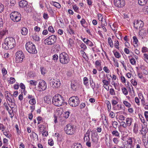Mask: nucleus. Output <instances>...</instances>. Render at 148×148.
I'll list each match as a JSON object with an SVG mask.
<instances>
[{
  "instance_id": "1",
  "label": "nucleus",
  "mask_w": 148,
  "mask_h": 148,
  "mask_svg": "<svg viewBox=\"0 0 148 148\" xmlns=\"http://www.w3.org/2000/svg\"><path fill=\"white\" fill-rule=\"evenodd\" d=\"M15 45V40L12 38H6L4 40V42L2 44V48L6 50L11 49L14 47Z\"/></svg>"
},
{
  "instance_id": "2",
  "label": "nucleus",
  "mask_w": 148,
  "mask_h": 148,
  "mask_svg": "<svg viewBox=\"0 0 148 148\" xmlns=\"http://www.w3.org/2000/svg\"><path fill=\"white\" fill-rule=\"evenodd\" d=\"M52 99L53 104L57 106H61L64 101L63 97L59 94L55 95Z\"/></svg>"
},
{
  "instance_id": "3",
  "label": "nucleus",
  "mask_w": 148,
  "mask_h": 148,
  "mask_svg": "<svg viewBox=\"0 0 148 148\" xmlns=\"http://www.w3.org/2000/svg\"><path fill=\"white\" fill-rule=\"evenodd\" d=\"M25 47L27 50L30 53L35 54L37 52L35 45L31 42H27L25 45Z\"/></svg>"
},
{
  "instance_id": "4",
  "label": "nucleus",
  "mask_w": 148,
  "mask_h": 148,
  "mask_svg": "<svg viewBox=\"0 0 148 148\" xmlns=\"http://www.w3.org/2000/svg\"><path fill=\"white\" fill-rule=\"evenodd\" d=\"M59 58L60 62L63 64H66L70 61L69 55L65 52H63L60 54Z\"/></svg>"
},
{
  "instance_id": "5",
  "label": "nucleus",
  "mask_w": 148,
  "mask_h": 148,
  "mask_svg": "<svg viewBox=\"0 0 148 148\" xmlns=\"http://www.w3.org/2000/svg\"><path fill=\"white\" fill-rule=\"evenodd\" d=\"M57 37L55 35H52L49 36L44 41L45 45H51L54 44L57 40Z\"/></svg>"
},
{
  "instance_id": "6",
  "label": "nucleus",
  "mask_w": 148,
  "mask_h": 148,
  "mask_svg": "<svg viewBox=\"0 0 148 148\" xmlns=\"http://www.w3.org/2000/svg\"><path fill=\"white\" fill-rule=\"evenodd\" d=\"M11 19L14 22L19 21L21 19V14L18 12L14 11L12 12L10 16Z\"/></svg>"
},
{
  "instance_id": "7",
  "label": "nucleus",
  "mask_w": 148,
  "mask_h": 148,
  "mask_svg": "<svg viewBox=\"0 0 148 148\" xmlns=\"http://www.w3.org/2000/svg\"><path fill=\"white\" fill-rule=\"evenodd\" d=\"M69 103L72 107L77 106L79 103V98L77 96H73L70 97L69 100Z\"/></svg>"
},
{
  "instance_id": "8",
  "label": "nucleus",
  "mask_w": 148,
  "mask_h": 148,
  "mask_svg": "<svg viewBox=\"0 0 148 148\" xmlns=\"http://www.w3.org/2000/svg\"><path fill=\"white\" fill-rule=\"evenodd\" d=\"M49 83L53 87L58 88L61 85V82L60 80L57 78H49Z\"/></svg>"
},
{
  "instance_id": "9",
  "label": "nucleus",
  "mask_w": 148,
  "mask_h": 148,
  "mask_svg": "<svg viewBox=\"0 0 148 148\" xmlns=\"http://www.w3.org/2000/svg\"><path fill=\"white\" fill-rule=\"evenodd\" d=\"M64 130L67 134L71 135L74 133L75 128L73 125L68 124L65 127Z\"/></svg>"
},
{
  "instance_id": "10",
  "label": "nucleus",
  "mask_w": 148,
  "mask_h": 148,
  "mask_svg": "<svg viewBox=\"0 0 148 148\" xmlns=\"http://www.w3.org/2000/svg\"><path fill=\"white\" fill-rule=\"evenodd\" d=\"M16 61L17 63L21 62L25 57L24 54L21 51L17 52L16 54Z\"/></svg>"
},
{
  "instance_id": "11",
  "label": "nucleus",
  "mask_w": 148,
  "mask_h": 148,
  "mask_svg": "<svg viewBox=\"0 0 148 148\" xmlns=\"http://www.w3.org/2000/svg\"><path fill=\"white\" fill-rule=\"evenodd\" d=\"M47 88V85L45 81L43 80H41L38 84V90L40 91H42L45 90Z\"/></svg>"
},
{
  "instance_id": "12",
  "label": "nucleus",
  "mask_w": 148,
  "mask_h": 148,
  "mask_svg": "<svg viewBox=\"0 0 148 148\" xmlns=\"http://www.w3.org/2000/svg\"><path fill=\"white\" fill-rule=\"evenodd\" d=\"M91 140L93 143H97L98 138L97 137V133L96 131L92 132L91 134Z\"/></svg>"
},
{
  "instance_id": "13",
  "label": "nucleus",
  "mask_w": 148,
  "mask_h": 148,
  "mask_svg": "<svg viewBox=\"0 0 148 148\" xmlns=\"http://www.w3.org/2000/svg\"><path fill=\"white\" fill-rule=\"evenodd\" d=\"M114 3L115 5L119 8H122L125 5L124 0H114Z\"/></svg>"
},
{
  "instance_id": "14",
  "label": "nucleus",
  "mask_w": 148,
  "mask_h": 148,
  "mask_svg": "<svg viewBox=\"0 0 148 148\" xmlns=\"http://www.w3.org/2000/svg\"><path fill=\"white\" fill-rule=\"evenodd\" d=\"M134 27L136 29H138V27L142 28L143 26L144 23L141 21L137 20L134 21Z\"/></svg>"
},
{
  "instance_id": "15",
  "label": "nucleus",
  "mask_w": 148,
  "mask_h": 148,
  "mask_svg": "<svg viewBox=\"0 0 148 148\" xmlns=\"http://www.w3.org/2000/svg\"><path fill=\"white\" fill-rule=\"evenodd\" d=\"M19 6L23 8H26L28 5V2L25 0H21L19 3Z\"/></svg>"
},
{
  "instance_id": "16",
  "label": "nucleus",
  "mask_w": 148,
  "mask_h": 148,
  "mask_svg": "<svg viewBox=\"0 0 148 148\" xmlns=\"http://www.w3.org/2000/svg\"><path fill=\"white\" fill-rule=\"evenodd\" d=\"M91 132H92V131H91L90 129H89L84 135V141L86 142L87 141H90V135Z\"/></svg>"
},
{
  "instance_id": "17",
  "label": "nucleus",
  "mask_w": 148,
  "mask_h": 148,
  "mask_svg": "<svg viewBox=\"0 0 148 148\" xmlns=\"http://www.w3.org/2000/svg\"><path fill=\"white\" fill-rule=\"evenodd\" d=\"M71 148H82V146L81 144L78 143H74L71 146Z\"/></svg>"
},
{
  "instance_id": "18",
  "label": "nucleus",
  "mask_w": 148,
  "mask_h": 148,
  "mask_svg": "<svg viewBox=\"0 0 148 148\" xmlns=\"http://www.w3.org/2000/svg\"><path fill=\"white\" fill-rule=\"evenodd\" d=\"M133 119L131 118H127L126 119V125L127 126L130 127L131 125Z\"/></svg>"
},
{
  "instance_id": "19",
  "label": "nucleus",
  "mask_w": 148,
  "mask_h": 148,
  "mask_svg": "<svg viewBox=\"0 0 148 148\" xmlns=\"http://www.w3.org/2000/svg\"><path fill=\"white\" fill-rule=\"evenodd\" d=\"M51 99L50 97L47 96H46L44 98V100L45 103L49 104L51 103Z\"/></svg>"
},
{
  "instance_id": "20",
  "label": "nucleus",
  "mask_w": 148,
  "mask_h": 148,
  "mask_svg": "<svg viewBox=\"0 0 148 148\" xmlns=\"http://www.w3.org/2000/svg\"><path fill=\"white\" fill-rule=\"evenodd\" d=\"M28 30L27 28L23 27L21 29V33L23 35H25L27 34Z\"/></svg>"
},
{
  "instance_id": "21",
  "label": "nucleus",
  "mask_w": 148,
  "mask_h": 148,
  "mask_svg": "<svg viewBox=\"0 0 148 148\" xmlns=\"http://www.w3.org/2000/svg\"><path fill=\"white\" fill-rule=\"evenodd\" d=\"M71 89L74 91L76 90L77 88L76 83H75L74 82H72L71 84Z\"/></svg>"
},
{
  "instance_id": "22",
  "label": "nucleus",
  "mask_w": 148,
  "mask_h": 148,
  "mask_svg": "<svg viewBox=\"0 0 148 148\" xmlns=\"http://www.w3.org/2000/svg\"><path fill=\"white\" fill-rule=\"evenodd\" d=\"M127 143L130 145L129 148H132L133 147L132 140L131 138H129L127 141Z\"/></svg>"
},
{
  "instance_id": "23",
  "label": "nucleus",
  "mask_w": 148,
  "mask_h": 148,
  "mask_svg": "<svg viewBox=\"0 0 148 148\" xmlns=\"http://www.w3.org/2000/svg\"><path fill=\"white\" fill-rule=\"evenodd\" d=\"M147 0H138L139 4L141 5H143L147 3Z\"/></svg>"
},
{
  "instance_id": "24",
  "label": "nucleus",
  "mask_w": 148,
  "mask_h": 148,
  "mask_svg": "<svg viewBox=\"0 0 148 148\" xmlns=\"http://www.w3.org/2000/svg\"><path fill=\"white\" fill-rule=\"evenodd\" d=\"M116 100H112V104L113 106H114L117 104L118 103V99L117 97H114Z\"/></svg>"
},
{
  "instance_id": "25",
  "label": "nucleus",
  "mask_w": 148,
  "mask_h": 148,
  "mask_svg": "<svg viewBox=\"0 0 148 148\" xmlns=\"http://www.w3.org/2000/svg\"><path fill=\"white\" fill-rule=\"evenodd\" d=\"M108 42L110 47H113V45L112 42V40L110 37H109L108 39Z\"/></svg>"
},
{
  "instance_id": "26",
  "label": "nucleus",
  "mask_w": 148,
  "mask_h": 148,
  "mask_svg": "<svg viewBox=\"0 0 148 148\" xmlns=\"http://www.w3.org/2000/svg\"><path fill=\"white\" fill-rule=\"evenodd\" d=\"M101 62L100 60H96L95 63V65L96 67L97 68L99 66H101Z\"/></svg>"
},
{
  "instance_id": "27",
  "label": "nucleus",
  "mask_w": 148,
  "mask_h": 148,
  "mask_svg": "<svg viewBox=\"0 0 148 148\" xmlns=\"http://www.w3.org/2000/svg\"><path fill=\"white\" fill-rule=\"evenodd\" d=\"M29 103L30 104L32 105L35 104L36 103V101L34 97L30 99L29 101Z\"/></svg>"
},
{
  "instance_id": "28",
  "label": "nucleus",
  "mask_w": 148,
  "mask_h": 148,
  "mask_svg": "<svg viewBox=\"0 0 148 148\" xmlns=\"http://www.w3.org/2000/svg\"><path fill=\"white\" fill-rule=\"evenodd\" d=\"M86 44L90 47H92L94 45L92 42L88 39H86Z\"/></svg>"
},
{
  "instance_id": "29",
  "label": "nucleus",
  "mask_w": 148,
  "mask_h": 148,
  "mask_svg": "<svg viewBox=\"0 0 148 148\" xmlns=\"http://www.w3.org/2000/svg\"><path fill=\"white\" fill-rule=\"evenodd\" d=\"M112 134L113 135L117 137L119 136V133L117 130H115L112 131Z\"/></svg>"
},
{
  "instance_id": "30",
  "label": "nucleus",
  "mask_w": 148,
  "mask_h": 148,
  "mask_svg": "<svg viewBox=\"0 0 148 148\" xmlns=\"http://www.w3.org/2000/svg\"><path fill=\"white\" fill-rule=\"evenodd\" d=\"M13 101H12L10 103H11V104H8V105L12 109L14 108V106L15 105V103H14V98H13Z\"/></svg>"
},
{
  "instance_id": "31",
  "label": "nucleus",
  "mask_w": 148,
  "mask_h": 148,
  "mask_svg": "<svg viewBox=\"0 0 148 148\" xmlns=\"http://www.w3.org/2000/svg\"><path fill=\"white\" fill-rule=\"evenodd\" d=\"M53 5L54 6L58 8H60L61 7V5L58 2H53Z\"/></svg>"
},
{
  "instance_id": "32",
  "label": "nucleus",
  "mask_w": 148,
  "mask_h": 148,
  "mask_svg": "<svg viewBox=\"0 0 148 148\" xmlns=\"http://www.w3.org/2000/svg\"><path fill=\"white\" fill-rule=\"evenodd\" d=\"M80 47L83 50H85L86 48L87 47L86 45L83 43H82L80 45Z\"/></svg>"
},
{
  "instance_id": "33",
  "label": "nucleus",
  "mask_w": 148,
  "mask_h": 148,
  "mask_svg": "<svg viewBox=\"0 0 148 148\" xmlns=\"http://www.w3.org/2000/svg\"><path fill=\"white\" fill-rule=\"evenodd\" d=\"M123 104L125 105V106L128 108H130L131 107V105L130 103L128 102L127 101H123Z\"/></svg>"
},
{
  "instance_id": "34",
  "label": "nucleus",
  "mask_w": 148,
  "mask_h": 148,
  "mask_svg": "<svg viewBox=\"0 0 148 148\" xmlns=\"http://www.w3.org/2000/svg\"><path fill=\"white\" fill-rule=\"evenodd\" d=\"M70 112L69 111H66L65 112L64 114V117L66 119L68 118L69 116Z\"/></svg>"
},
{
  "instance_id": "35",
  "label": "nucleus",
  "mask_w": 148,
  "mask_h": 148,
  "mask_svg": "<svg viewBox=\"0 0 148 148\" xmlns=\"http://www.w3.org/2000/svg\"><path fill=\"white\" fill-rule=\"evenodd\" d=\"M102 82L104 85L108 86L109 84V81H108L106 79H104L102 80Z\"/></svg>"
},
{
  "instance_id": "36",
  "label": "nucleus",
  "mask_w": 148,
  "mask_h": 148,
  "mask_svg": "<svg viewBox=\"0 0 148 148\" xmlns=\"http://www.w3.org/2000/svg\"><path fill=\"white\" fill-rule=\"evenodd\" d=\"M32 38L34 40L36 41H38L40 40L39 37L35 34L33 35Z\"/></svg>"
},
{
  "instance_id": "37",
  "label": "nucleus",
  "mask_w": 148,
  "mask_h": 148,
  "mask_svg": "<svg viewBox=\"0 0 148 148\" xmlns=\"http://www.w3.org/2000/svg\"><path fill=\"white\" fill-rule=\"evenodd\" d=\"M106 104L107 106L108 110L109 111V109L110 110L111 108V104L109 101H107L106 102Z\"/></svg>"
},
{
  "instance_id": "38",
  "label": "nucleus",
  "mask_w": 148,
  "mask_h": 148,
  "mask_svg": "<svg viewBox=\"0 0 148 148\" xmlns=\"http://www.w3.org/2000/svg\"><path fill=\"white\" fill-rule=\"evenodd\" d=\"M48 31L52 33H54L55 32L54 29L51 26H50L48 28Z\"/></svg>"
},
{
  "instance_id": "39",
  "label": "nucleus",
  "mask_w": 148,
  "mask_h": 148,
  "mask_svg": "<svg viewBox=\"0 0 148 148\" xmlns=\"http://www.w3.org/2000/svg\"><path fill=\"white\" fill-rule=\"evenodd\" d=\"M37 82L34 80H31L29 81V83L30 84L33 86H36Z\"/></svg>"
},
{
  "instance_id": "40",
  "label": "nucleus",
  "mask_w": 148,
  "mask_h": 148,
  "mask_svg": "<svg viewBox=\"0 0 148 148\" xmlns=\"http://www.w3.org/2000/svg\"><path fill=\"white\" fill-rule=\"evenodd\" d=\"M86 21L84 18H82L80 21V23L81 25L84 27H85L84 24H85Z\"/></svg>"
},
{
  "instance_id": "41",
  "label": "nucleus",
  "mask_w": 148,
  "mask_h": 148,
  "mask_svg": "<svg viewBox=\"0 0 148 148\" xmlns=\"http://www.w3.org/2000/svg\"><path fill=\"white\" fill-rule=\"evenodd\" d=\"M84 83L85 85H87L88 83V79L87 77H85L83 79Z\"/></svg>"
},
{
  "instance_id": "42",
  "label": "nucleus",
  "mask_w": 148,
  "mask_h": 148,
  "mask_svg": "<svg viewBox=\"0 0 148 148\" xmlns=\"http://www.w3.org/2000/svg\"><path fill=\"white\" fill-rule=\"evenodd\" d=\"M123 93L125 95H126L128 94V91L127 89L125 88H123L122 89Z\"/></svg>"
},
{
  "instance_id": "43",
  "label": "nucleus",
  "mask_w": 148,
  "mask_h": 148,
  "mask_svg": "<svg viewBox=\"0 0 148 148\" xmlns=\"http://www.w3.org/2000/svg\"><path fill=\"white\" fill-rule=\"evenodd\" d=\"M8 32L6 30L1 31L0 32V35L2 36L5 35Z\"/></svg>"
},
{
  "instance_id": "44",
  "label": "nucleus",
  "mask_w": 148,
  "mask_h": 148,
  "mask_svg": "<svg viewBox=\"0 0 148 148\" xmlns=\"http://www.w3.org/2000/svg\"><path fill=\"white\" fill-rule=\"evenodd\" d=\"M110 94L112 95H115V93L114 90L113 88H110Z\"/></svg>"
},
{
  "instance_id": "45",
  "label": "nucleus",
  "mask_w": 148,
  "mask_h": 148,
  "mask_svg": "<svg viewBox=\"0 0 148 148\" xmlns=\"http://www.w3.org/2000/svg\"><path fill=\"white\" fill-rule=\"evenodd\" d=\"M68 31L71 34H74L73 31L70 26H69V29L68 30Z\"/></svg>"
},
{
  "instance_id": "46",
  "label": "nucleus",
  "mask_w": 148,
  "mask_h": 148,
  "mask_svg": "<svg viewBox=\"0 0 148 148\" xmlns=\"http://www.w3.org/2000/svg\"><path fill=\"white\" fill-rule=\"evenodd\" d=\"M130 63L132 65H135L136 63L135 60L134 58H132L130 59Z\"/></svg>"
},
{
  "instance_id": "47",
  "label": "nucleus",
  "mask_w": 148,
  "mask_h": 148,
  "mask_svg": "<svg viewBox=\"0 0 148 148\" xmlns=\"http://www.w3.org/2000/svg\"><path fill=\"white\" fill-rule=\"evenodd\" d=\"M73 8L74 10L76 12H77L79 10V8L76 5H73Z\"/></svg>"
},
{
  "instance_id": "48",
  "label": "nucleus",
  "mask_w": 148,
  "mask_h": 148,
  "mask_svg": "<svg viewBox=\"0 0 148 148\" xmlns=\"http://www.w3.org/2000/svg\"><path fill=\"white\" fill-rule=\"evenodd\" d=\"M98 19L99 21H101L102 22V21H103V17L102 16V15L101 14H99L98 16Z\"/></svg>"
},
{
  "instance_id": "49",
  "label": "nucleus",
  "mask_w": 148,
  "mask_h": 148,
  "mask_svg": "<svg viewBox=\"0 0 148 148\" xmlns=\"http://www.w3.org/2000/svg\"><path fill=\"white\" fill-rule=\"evenodd\" d=\"M121 125L122 126L123 128H126L127 125H126V123H125V122L124 121H121L120 123Z\"/></svg>"
},
{
  "instance_id": "50",
  "label": "nucleus",
  "mask_w": 148,
  "mask_h": 148,
  "mask_svg": "<svg viewBox=\"0 0 148 148\" xmlns=\"http://www.w3.org/2000/svg\"><path fill=\"white\" fill-rule=\"evenodd\" d=\"M131 82L133 86H136L137 85V82L134 79H132L131 80Z\"/></svg>"
},
{
  "instance_id": "51",
  "label": "nucleus",
  "mask_w": 148,
  "mask_h": 148,
  "mask_svg": "<svg viewBox=\"0 0 148 148\" xmlns=\"http://www.w3.org/2000/svg\"><path fill=\"white\" fill-rule=\"evenodd\" d=\"M13 98H11L10 97H9L8 95H7V96H6L7 100H8L10 102L13 101Z\"/></svg>"
},
{
  "instance_id": "52",
  "label": "nucleus",
  "mask_w": 148,
  "mask_h": 148,
  "mask_svg": "<svg viewBox=\"0 0 148 148\" xmlns=\"http://www.w3.org/2000/svg\"><path fill=\"white\" fill-rule=\"evenodd\" d=\"M118 124V123L116 121L112 122V125L114 128H116L117 127Z\"/></svg>"
},
{
  "instance_id": "53",
  "label": "nucleus",
  "mask_w": 148,
  "mask_h": 148,
  "mask_svg": "<svg viewBox=\"0 0 148 148\" xmlns=\"http://www.w3.org/2000/svg\"><path fill=\"white\" fill-rule=\"evenodd\" d=\"M119 41L117 40H116V42L114 44V47L116 48L117 49H119Z\"/></svg>"
},
{
  "instance_id": "54",
  "label": "nucleus",
  "mask_w": 148,
  "mask_h": 148,
  "mask_svg": "<svg viewBox=\"0 0 148 148\" xmlns=\"http://www.w3.org/2000/svg\"><path fill=\"white\" fill-rule=\"evenodd\" d=\"M4 6L1 3H0V13L2 12L4 10Z\"/></svg>"
},
{
  "instance_id": "55",
  "label": "nucleus",
  "mask_w": 148,
  "mask_h": 148,
  "mask_svg": "<svg viewBox=\"0 0 148 148\" xmlns=\"http://www.w3.org/2000/svg\"><path fill=\"white\" fill-rule=\"evenodd\" d=\"M115 56L116 58H119L121 57V55L117 51L115 52L114 53Z\"/></svg>"
},
{
  "instance_id": "56",
  "label": "nucleus",
  "mask_w": 148,
  "mask_h": 148,
  "mask_svg": "<svg viewBox=\"0 0 148 148\" xmlns=\"http://www.w3.org/2000/svg\"><path fill=\"white\" fill-rule=\"evenodd\" d=\"M2 72L3 75H5L7 73V71L5 68H3L2 69Z\"/></svg>"
},
{
  "instance_id": "57",
  "label": "nucleus",
  "mask_w": 148,
  "mask_h": 148,
  "mask_svg": "<svg viewBox=\"0 0 148 148\" xmlns=\"http://www.w3.org/2000/svg\"><path fill=\"white\" fill-rule=\"evenodd\" d=\"M5 129V127L4 125L1 123H0V130H2V131L3 132L4 130Z\"/></svg>"
},
{
  "instance_id": "58",
  "label": "nucleus",
  "mask_w": 148,
  "mask_h": 148,
  "mask_svg": "<svg viewBox=\"0 0 148 148\" xmlns=\"http://www.w3.org/2000/svg\"><path fill=\"white\" fill-rule=\"evenodd\" d=\"M133 42H135V44H137V42L138 41L137 37L135 36H134L133 37Z\"/></svg>"
},
{
  "instance_id": "59",
  "label": "nucleus",
  "mask_w": 148,
  "mask_h": 148,
  "mask_svg": "<svg viewBox=\"0 0 148 148\" xmlns=\"http://www.w3.org/2000/svg\"><path fill=\"white\" fill-rule=\"evenodd\" d=\"M58 59V56L57 55L55 54L53 56V59L55 61H56Z\"/></svg>"
},
{
  "instance_id": "60",
  "label": "nucleus",
  "mask_w": 148,
  "mask_h": 148,
  "mask_svg": "<svg viewBox=\"0 0 148 148\" xmlns=\"http://www.w3.org/2000/svg\"><path fill=\"white\" fill-rule=\"evenodd\" d=\"M103 70L107 73H109L110 72V71L106 66H104L103 69Z\"/></svg>"
},
{
  "instance_id": "61",
  "label": "nucleus",
  "mask_w": 148,
  "mask_h": 148,
  "mask_svg": "<svg viewBox=\"0 0 148 148\" xmlns=\"http://www.w3.org/2000/svg\"><path fill=\"white\" fill-rule=\"evenodd\" d=\"M15 82V79L13 77H10V84H13Z\"/></svg>"
},
{
  "instance_id": "62",
  "label": "nucleus",
  "mask_w": 148,
  "mask_h": 148,
  "mask_svg": "<svg viewBox=\"0 0 148 148\" xmlns=\"http://www.w3.org/2000/svg\"><path fill=\"white\" fill-rule=\"evenodd\" d=\"M148 49L146 47H144L142 49V51L143 53H145L147 52Z\"/></svg>"
},
{
  "instance_id": "63",
  "label": "nucleus",
  "mask_w": 148,
  "mask_h": 148,
  "mask_svg": "<svg viewBox=\"0 0 148 148\" xmlns=\"http://www.w3.org/2000/svg\"><path fill=\"white\" fill-rule=\"evenodd\" d=\"M20 87L21 89L25 90V85L23 83H21L20 84Z\"/></svg>"
},
{
  "instance_id": "64",
  "label": "nucleus",
  "mask_w": 148,
  "mask_h": 148,
  "mask_svg": "<svg viewBox=\"0 0 148 148\" xmlns=\"http://www.w3.org/2000/svg\"><path fill=\"white\" fill-rule=\"evenodd\" d=\"M119 119L122 121H124L125 120V117L124 116L120 115L119 116Z\"/></svg>"
}]
</instances>
